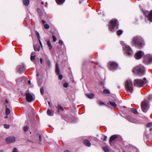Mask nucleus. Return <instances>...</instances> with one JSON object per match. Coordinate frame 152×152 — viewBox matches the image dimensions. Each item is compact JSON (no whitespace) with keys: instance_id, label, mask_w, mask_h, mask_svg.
Here are the masks:
<instances>
[{"instance_id":"obj_1","label":"nucleus","mask_w":152,"mask_h":152,"mask_svg":"<svg viewBox=\"0 0 152 152\" xmlns=\"http://www.w3.org/2000/svg\"><path fill=\"white\" fill-rule=\"evenodd\" d=\"M132 43V45H135L142 47L143 44V41L140 37H135L133 38Z\"/></svg>"},{"instance_id":"obj_2","label":"nucleus","mask_w":152,"mask_h":152,"mask_svg":"<svg viewBox=\"0 0 152 152\" xmlns=\"http://www.w3.org/2000/svg\"><path fill=\"white\" fill-rule=\"evenodd\" d=\"M146 82V78H144L143 79H135L134 80L133 83L135 86L141 87L145 84Z\"/></svg>"},{"instance_id":"obj_3","label":"nucleus","mask_w":152,"mask_h":152,"mask_svg":"<svg viewBox=\"0 0 152 152\" xmlns=\"http://www.w3.org/2000/svg\"><path fill=\"white\" fill-rule=\"evenodd\" d=\"M144 69L143 66L141 65H140L134 68L132 72L136 74L140 75L144 73Z\"/></svg>"},{"instance_id":"obj_4","label":"nucleus","mask_w":152,"mask_h":152,"mask_svg":"<svg viewBox=\"0 0 152 152\" xmlns=\"http://www.w3.org/2000/svg\"><path fill=\"white\" fill-rule=\"evenodd\" d=\"M125 86L126 91L130 93L133 91V85L132 81L130 80H126L125 83Z\"/></svg>"},{"instance_id":"obj_5","label":"nucleus","mask_w":152,"mask_h":152,"mask_svg":"<svg viewBox=\"0 0 152 152\" xmlns=\"http://www.w3.org/2000/svg\"><path fill=\"white\" fill-rule=\"evenodd\" d=\"M110 25L109 26V28L111 31H113L118 28L117 20L114 19L111 20L110 21Z\"/></svg>"},{"instance_id":"obj_6","label":"nucleus","mask_w":152,"mask_h":152,"mask_svg":"<svg viewBox=\"0 0 152 152\" xmlns=\"http://www.w3.org/2000/svg\"><path fill=\"white\" fill-rule=\"evenodd\" d=\"M124 51L125 53L128 56H131L132 51L130 47L127 45H124L123 46Z\"/></svg>"},{"instance_id":"obj_7","label":"nucleus","mask_w":152,"mask_h":152,"mask_svg":"<svg viewBox=\"0 0 152 152\" xmlns=\"http://www.w3.org/2000/svg\"><path fill=\"white\" fill-rule=\"evenodd\" d=\"M148 102L146 100L142 101L141 104V107L142 111L144 112H146L148 110Z\"/></svg>"},{"instance_id":"obj_8","label":"nucleus","mask_w":152,"mask_h":152,"mask_svg":"<svg viewBox=\"0 0 152 152\" xmlns=\"http://www.w3.org/2000/svg\"><path fill=\"white\" fill-rule=\"evenodd\" d=\"M26 100L28 102H31L34 100V94L29 93H27L26 94Z\"/></svg>"},{"instance_id":"obj_9","label":"nucleus","mask_w":152,"mask_h":152,"mask_svg":"<svg viewBox=\"0 0 152 152\" xmlns=\"http://www.w3.org/2000/svg\"><path fill=\"white\" fill-rule=\"evenodd\" d=\"M118 66L117 64L114 62H110L108 64V67L111 70L117 69Z\"/></svg>"},{"instance_id":"obj_10","label":"nucleus","mask_w":152,"mask_h":152,"mask_svg":"<svg viewBox=\"0 0 152 152\" xmlns=\"http://www.w3.org/2000/svg\"><path fill=\"white\" fill-rule=\"evenodd\" d=\"M143 55V52L141 51H139L136 53L135 57L136 59H138L141 58Z\"/></svg>"},{"instance_id":"obj_11","label":"nucleus","mask_w":152,"mask_h":152,"mask_svg":"<svg viewBox=\"0 0 152 152\" xmlns=\"http://www.w3.org/2000/svg\"><path fill=\"white\" fill-rule=\"evenodd\" d=\"M6 141L8 143H11L15 142L16 139L14 137H10L7 138L6 139Z\"/></svg>"},{"instance_id":"obj_12","label":"nucleus","mask_w":152,"mask_h":152,"mask_svg":"<svg viewBox=\"0 0 152 152\" xmlns=\"http://www.w3.org/2000/svg\"><path fill=\"white\" fill-rule=\"evenodd\" d=\"M17 70L19 72L23 71L25 70V68L23 64L19 65L17 68Z\"/></svg>"},{"instance_id":"obj_13","label":"nucleus","mask_w":152,"mask_h":152,"mask_svg":"<svg viewBox=\"0 0 152 152\" xmlns=\"http://www.w3.org/2000/svg\"><path fill=\"white\" fill-rule=\"evenodd\" d=\"M143 12L144 15H145L148 18V19L150 21L152 22V10L150 12L148 17L145 14V12H146L143 11Z\"/></svg>"},{"instance_id":"obj_14","label":"nucleus","mask_w":152,"mask_h":152,"mask_svg":"<svg viewBox=\"0 0 152 152\" xmlns=\"http://www.w3.org/2000/svg\"><path fill=\"white\" fill-rule=\"evenodd\" d=\"M145 57L148 60V62L149 63H151L152 62V56L149 54L147 55Z\"/></svg>"},{"instance_id":"obj_15","label":"nucleus","mask_w":152,"mask_h":152,"mask_svg":"<svg viewBox=\"0 0 152 152\" xmlns=\"http://www.w3.org/2000/svg\"><path fill=\"white\" fill-rule=\"evenodd\" d=\"M55 71L57 75H58L59 74L60 72L59 69L58 63H56V64Z\"/></svg>"},{"instance_id":"obj_16","label":"nucleus","mask_w":152,"mask_h":152,"mask_svg":"<svg viewBox=\"0 0 152 152\" xmlns=\"http://www.w3.org/2000/svg\"><path fill=\"white\" fill-rule=\"evenodd\" d=\"M34 50L35 51H39L40 49V47L39 45L38 44H37L34 45Z\"/></svg>"},{"instance_id":"obj_17","label":"nucleus","mask_w":152,"mask_h":152,"mask_svg":"<svg viewBox=\"0 0 152 152\" xmlns=\"http://www.w3.org/2000/svg\"><path fill=\"white\" fill-rule=\"evenodd\" d=\"M117 137V135H114L112 136L110 138L109 142L110 143L111 142L114 140Z\"/></svg>"},{"instance_id":"obj_18","label":"nucleus","mask_w":152,"mask_h":152,"mask_svg":"<svg viewBox=\"0 0 152 152\" xmlns=\"http://www.w3.org/2000/svg\"><path fill=\"white\" fill-rule=\"evenodd\" d=\"M83 142L85 145L88 146H90L91 144L90 142L87 140H84L83 141Z\"/></svg>"},{"instance_id":"obj_19","label":"nucleus","mask_w":152,"mask_h":152,"mask_svg":"<svg viewBox=\"0 0 152 152\" xmlns=\"http://www.w3.org/2000/svg\"><path fill=\"white\" fill-rule=\"evenodd\" d=\"M87 97L90 99H92L93 98L94 94H86Z\"/></svg>"},{"instance_id":"obj_20","label":"nucleus","mask_w":152,"mask_h":152,"mask_svg":"<svg viewBox=\"0 0 152 152\" xmlns=\"http://www.w3.org/2000/svg\"><path fill=\"white\" fill-rule=\"evenodd\" d=\"M65 0H56V3L58 4H61L63 3Z\"/></svg>"},{"instance_id":"obj_21","label":"nucleus","mask_w":152,"mask_h":152,"mask_svg":"<svg viewBox=\"0 0 152 152\" xmlns=\"http://www.w3.org/2000/svg\"><path fill=\"white\" fill-rule=\"evenodd\" d=\"M48 115L49 116H52L53 115V112L51 111L50 110L48 109L47 111Z\"/></svg>"},{"instance_id":"obj_22","label":"nucleus","mask_w":152,"mask_h":152,"mask_svg":"<svg viewBox=\"0 0 152 152\" xmlns=\"http://www.w3.org/2000/svg\"><path fill=\"white\" fill-rule=\"evenodd\" d=\"M23 2L24 5L27 6L28 5L29 3V0H23Z\"/></svg>"},{"instance_id":"obj_23","label":"nucleus","mask_w":152,"mask_h":152,"mask_svg":"<svg viewBox=\"0 0 152 152\" xmlns=\"http://www.w3.org/2000/svg\"><path fill=\"white\" fill-rule=\"evenodd\" d=\"M47 44L48 46L49 47L50 49H51L52 48V46L51 45V43L50 41L49 40H48L47 42Z\"/></svg>"},{"instance_id":"obj_24","label":"nucleus","mask_w":152,"mask_h":152,"mask_svg":"<svg viewBox=\"0 0 152 152\" xmlns=\"http://www.w3.org/2000/svg\"><path fill=\"white\" fill-rule=\"evenodd\" d=\"M6 114L7 115H8L10 113V110L9 108H7V106H6Z\"/></svg>"},{"instance_id":"obj_25","label":"nucleus","mask_w":152,"mask_h":152,"mask_svg":"<svg viewBox=\"0 0 152 152\" xmlns=\"http://www.w3.org/2000/svg\"><path fill=\"white\" fill-rule=\"evenodd\" d=\"M110 104L113 107H115L117 106V105L116 104L115 102H112L110 101L109 102Z\"/></svg>"},{"instance_id":"obj_26","label":"nucleus","mask_w":152,"mask_h":152,"mask_svg":"<svg viewBox=\"0 0 152 152\" xmlns=\"http://www.w3.org/2000/svg\"><path fill=\"white\" fill-rule=\"evenodd\" d=\"M103 149L104 151V152H109V150L108 148L107 147H103Z\"/></svg>"},{"instance_id":"obj_27","label":"nucleus","mask_w":152,"mask_h":152,"mask_svg":"<svg viewBox=\"0 0 152 152\" xmlns=\"http://www.w3.org/2000/svg\"><path fill=\"white\" fill-rule=\"evenodd\" d=\"M123 32V31L122 30H119L117 31V34H118V35H120L122 34Z\"/></svg>"},{"instance_id":"obj_28","label":"nucleus","mask_w":152,"mask_h":152,"mask_svg":"<svg viewBox=\"0 0 152 152\" xmlns=\"http://www.w3.org/2000/svg\"><path fill=\"white\" fill-rule=\"evenodd\" d=\"M131 111L134 114H137L138 113V112L135 109L133 108L131 109Z\"/></svg>"},{"instance_id":"obj_29","label":"nucleus","mask_w":152,"mask_h":152,"mask_svg":"<svg viewBox=\"0 0 152 152\" xmlns=\"http://www.w3.org/2000/svg\"><path fill=\"white\" fill-rule=\"evenodd\" d=\"M31 61L34 63L35 64H36V63L34 62V60L35 59V56H31L30 58Z\"/></svg>"},{"instance_id":"obj_30","label":"nucleus","mask_w":152,"mask_h":152,"mask_svg":"<svg viewBox=\"0 0 152 152\" xmlns=\"http://www.w3.org/2000/svg\"><path fill=\"white\" fill-rule=\"evenodd\" d=\"M103 93L106 94H109L110 93V92L108 89H105L104 90Z\"/></svg>"},{"instance_id":"obj_31","label":"nucleus","mask_w":152,"mask_h":152,"mask_svg":"<svg viewBox=\"0 0 152 152\" xmlns=\"http://www.w3.org/2000/svg\"><path fill=\"white\" fill-rule=\"evenodd\" d=\"M58 111H59L60 110H61L62 111H63L64 110L63 108L60 105H58Z\"/></svg>"},{"instance_id":"obj_32","label":"nucleus","mask_w":152,"mask_h":152,"mask_svg":"<svg viewBox=\"0 0 152 152\" xmlns=\"http://www.w3.org/2000/svg\"><path fill=\"white\" fill-rule=\"evenodd\" d=\"M40 92L41 94L42 95L43 94L44 92V89L42 87L40 89Z\"/></svg>"},{"instance_id":"obj_33","label":"nucleus","mask_w":152,"mask_h":152,"mask_svg":"<svg viewBox=\"0 0 152 152\" xmlns=\"http://www.w3.org/2000/svg\"><path fill=\"white\" fill-rule=\"evenodd\" d=\"M129 121L132 123H134L135 122V120L134 119L132 118H131L128 120Z\"/></svg>"},{"instance_id":"obj_34","label":"nucleus","mask_w":152,"mask_h":152,"mask_svg":"<svg viewBox=\"0 0 152 152\" xmlns=\"http://www.w3.org/2000/svg\"><path fill=\"white\" fill-rule=\"evenodd\" d=\"M37 12L39 13L40 15L41 16L42 15V13L41 12V10L39 8H37Z\"/></svg>"},{"instance_id":"obj_35","label":"nucleus","mask_w":152,"mask_h":152,"mask_svg":"<svg viewBox=\"0 0 152 152\" xmlns=\"http://www.w3.org/2000/svg\"><path fill=\"white\" fill-rule=\"evenodd\" d=\"M44 27L45 29H48L49 28V26L47 24H45L44 25Z\"/></svg>"},{"instance_id":"obj_36","label":"nucleus","mask_w":152,"mask_h":152,"mask_svg":"<svg viewBox=\"0 0 152 152\" xmlns=\"http://www.w3.org/2000/svg\"><path fill=\"white\" fill-rule=\"evenodd\" d=\"M35 34L38 38H40V36L39 34L38 31H35Z\"/></svg>"},{"instance_id":"obj_37","label":"nucleus","mask_w":152,"mask_h":152,"mask_svg":"<svg viewBox=\"0 0 152 152\" xmlns=\"http://www.w3.org/2000/svg\"><path fill=\"white\" fill-rule=\"evenodd\" d=\"M68 83H65L63 84V86L64 87L67 88L68 87Z\"/></svg>"},{"instance_id":"obj_38","label":"nucleus","mask_w":152,"mask_h":152,"mask_svg":"<svg viewBox=\"0 0 152 152\" xmlns=\"http://www.w3.org/2000/svg\"><path fill=\"white\" fill-rule=\"evenodd\" d=\"M28 129V128L27 126H26L23 128V130L25 132H27Z\"/></svg>"},{"instance_id":"obj_39","label":"nucleus","mask_w":152,"mask_h":152,"mask_svg":"<svg viewBox=\"0 0 152 152\" xmlns=\"http://www.w3.org/2000/svg\"><path fill=\"white\" fill-rule=\"evenodd\" d=\"M53 40L54 42H56V38L55 36L54 35L53 36Z\"/></svg>"},{"instance_id":"obj_40","label":"nucleus","mask_w":152,"mask_h":152,"mask_svg":"<svg viewBox=\"0 0 152 152\" xmlns=\"http://www.w3.org/2000/svg\"><path fill=\"white\" fill-rule=\"evenodd\" d=\"M12 152H18V150L16 148H15L13 149Z\"/></svg>"},{"instance_id":"obj_41","label":"nucleus","mask_w":152,"mask_h":152,"mask_svg":"<svg viewBox=\"0 0 152 152\" xmlns=\"http://www.w3.org/2000/svg\"><path fill=\"white\" fill-rule=\"evenodd\" d=\"M152 126V123H149L147 124V126L150 127Z\"/></svg>"},{"instance_id":"obj_42","label":"nucleus","mask_w":152,"mask_h":152,"mask_svg":"<svg viewBox=\"0 0 152 152\" xmlns=\"http://www.w3.org/2000/svg\"><path fill=\"white\" fill-rule=\"evenodd\" d=\"M47 63L48 66H50V62L49 60H48L47 61Z\"/></svg>"},{"instance_id":"obj_43","label":"nucleus","mask_w":152,"mask_h":152,"mask_svg":"<svg viewBox=\"0 0 152 152\" xmlns=\"http://www.w3.org/2000/svg\"><path fill=\"white\" fill-rule=\"evenodd\" d=\"M4 126L5 128L6 129H8L10 127V126L9 125L5 124L4 125Z\"/></svg>"},{"instance_id":"obj_44","label":"nucleus","mask_w":152,"mask_h":152,"mask_svg":"<svg viewBox=\"0 0 152 152\" xmlns=\"http://www.w3.org/2000/svg\"><path fill=\"white\" fill-rule=\"evenodd\" d=\"M148 98L149 100H151L152 99V95H149L148 96Z\"/></svg>"},{"instance_id":"obj_45","label":"nucleus","mask_w":152,"mask_h":152,"mask_svg":"<svg viewBox=\"0 0 152 152\" xmlns=\"http://www.w3.org/2000/svg\"><path fill=\"white\" fill-rule=\"evenodd\" d=\"M62 78H63V76H62V75L61 74L60 75H59V76H58V79L59 80L62 79Z\"/></svg>"},{"instance_id":"obj_46","label":"nucleus","mask_w":152,"mask_h":152,"mask_svg":"<svg viewBox=\"0 0 152 152\" xmlns=\"http://www.w3.org/2000/svg\"><path fill=\"white\" fill-rule=\"evenodd\" d=\"M31 56H35V52H32L31 54Z\"/></svg>"},{"instance_id":"obj_47","label":"nucleus","mask_w":152,"mask_h":152,"mask_svg":"<svg viewBox=\"0 0 152 152\" xmlns=\"http://www.w3.org/2000/svg\"><path fill=\"white\" fill-rule=\"evenodd\" d=\"M59 44L61 45H62L63 44V41L61 40H60L59 42Z\"/></svg>"},{"instance_id":"obj_48","label":"nucleus","mask_w":152,"mask_h":152,"mask_svg":"<svg viewBox=\"0 0 152 152\" xmlns=\"http://www.w3.org/2000/svg\"><path fill=\"white\" fill-rule=\"evenodd\" d=\"M38 40H39V43H40L41 46H42V42H41V40H40V38H38Z\"/></svg>"},{"instance_id":"obj_49","label":"nucleus","mask_w":152,"mask_h":152,"mask_svg":"<svg viewBox=\"0 0 152 152\" xmlns=\"http://www.w3.org/2000/svg\"><path fill=\"white\" fill-rule=\"evenodd\" d=\"M38 40H39V43H40L41 46H42V42H41V40H40V38H38Z\"/></svg>"},{"instance_id":"obj_50","label":"nucleus","mask_w":152,"mask_h":152,"mask_svg":"<svg viewBox=\"0 0 152 152\" xmlns=\"http://www.w3.org/2000/svg\"><path fill=\"white\" fill-rule=\"evenodd\" d=\"M38 40H39V43H40L41 46H42V42H41V40H40V38H38Z\"/></svg>"},{"instance_id":"obj_51","label":"nucleus","mask_w":152,"mask_h":152,"mask_svg":"<svg viewBox=\"0 0 152 152\" xmlns=\"http://www.w3.org/2000/svg\"><path fill=\"white\" fill-rule=\"evenodd\" d=\"M38 40H39V43H40L41 46H42V42H41V40H40V38H38Z\"/></svg>"},{"instance_id":"obj_52","label":"nucleus","mask_w":152,"mask_h":152,"mask_svg":"<svg viewBox=\"0 0 152 152\" xmlns=\"http://www.w3.org/2000/svg\"><path fill=\"white\" fill-rule=\"evenodd\" d=\"M99 104L100 105H103L104 104V103L102 102H99Z\"/></svg>"},{"instance_id":"obj_53","label":"nucleus","mask_w":152,"mask_h":152,"mask_svg":"<svg viewBox=\"0 0 152 152\" xmlns=\"http://www.w3.org/2000/svg\"><path fill=\"white\" fill-rule=\"evenodd\" d=\"M42 23L43 24H45L46 22L45 20H42Z\"/></svg>"},{"instance_id":"obj_54","label":"nucleus","mask_w":152,"mask_h":152,"mask_svg":"<svg viewBox=\"0 0 152 152\" xmlns=\"http://www.w3.org/2000/svg\"><path fill=\"white\" fill-rule=\"evenodd\" d=\"M40 62L41 64H42V58H40Z\"/></svg>"},{"instance_id":"obj_55","label":"nucleus","mask_w":152,"mask_h":152,"mask_svg":"<svg viewBox=\"0 0 152 152\" xmlns=\"http://www.w3.org/2000/svg\"><path fill=\"white\" fill-rule=\"evenodd\" d=\"M107 139V137L106 136H104V139L103 140L104 141H105Z\"/></svg>"},{"instance_id":"obj_56","label":"nucleus","mask_w":152,"mask_h":152,"mask_svg":"<svg viewBox=\"0 0 152 152\" xmlns=\"http://www.w3.org/2000/svg\"><path fill=\"white\" fill-rule=\"evenodd\" d=\"M41 138H42V137H41V135H39V140L40 141H41Z\"/></svg>"},{"instance_id":"obj_57","label":"nucleus","mask_w":152,"mask_h":152,"mask_svg":"<svg viewBox=\"0 0 152 152\" xmlns=\"http://www.w3.org/2000/svg\"><path fill=\"white\" fill-rule=\"evenodd\" d=\"M6 103H8V101L7 100H6L5 101Z\"/></svg>"},{"instance_id":"obj_58","label":"nucleus","mask_w":152,"mask_h":152,"mask_svg":"<svg viewBox=\"0 0 152 152\" xmlns=\"http://www.w3.org/2000/svg\"><path fill=\"white\" fill-rule=\"evenodd\" d=\"M48 104L50 106V102H48Z\"/></svg>"},{"instance_id":"obj_59","label":"nucleus","mask_w":152,"mask_h":152,"mask_svg":"<svg viewBox=\"0 0 152 152\" xmlns=\"http://www.w3.org/2000/svg\"><path fill=\"white\" fill-rule=\"evenodd\" d=\"M38 85L39 86H41V84L40 83H39V82H38Z\"/></svg>"},{"instance_id":"obj_60","label":"nucleus","mask_w":152,"mask_h":152,"mask_svg":"<svg viewBox=\"0 0 152 152\" xmlns=\"http://www.w3.org/2000/svg\"><path fill=\"white\" fill-rule=\"evenodd\" d=\"M64 152H69V151L68 150H66Z\"/></svg>"},{"instance_id":"obj_61","label":"nucleus","mask_w":152,"mask_h":152,"mask_svg":"<svg viewBox=\"0 0 152 152\" xmlns=\"http://www.w3.org/2000/svg\"><path fill=\"white\" fill-rule=\"evenodd\" d=\"M28 83L29 84H30L31 83V81L30 80H29L28 81Z\"/></svg>"},{"instance_id":"obj_62","label":"nucleus","mask_w":152,"mask_h":152,"mask_svg":"<svg viewBox=\"0 0 152 152\" xmlns=\"http://www.w3.org/2000/svg\"><path fill=\"white\" fill-rule=\"evenodd\" d=\"M8 115H7V116L5 117V118H8V116H7Z\"/></svg>"},{"instance_id":"obj_63","label":"nucleus","mask_w":152,"mask_h":152,"mask_svg":"<svg viewBox=\"0 0 152 152\" xmlns=\"http://www.w3.org/2000/svg\"><path fill=\"white\" fill-rule=\"evenodd\" d=\"M0 152H3V150H0Z\"/></svg>"},{"instance_id":"obj_64","label":"nucleus","mask_w":152,"mask_h":152,"mask_svg":"<svg viewBox=\"0 0 152 152\" xmlns=\"http://www.w3.org/2000/svg\"><path fill=\"white\" fill-rule=\"evenodd\" d=\"M41 4H44L43 2H42V3H41Z\"/></svg>"}]
</instances>
